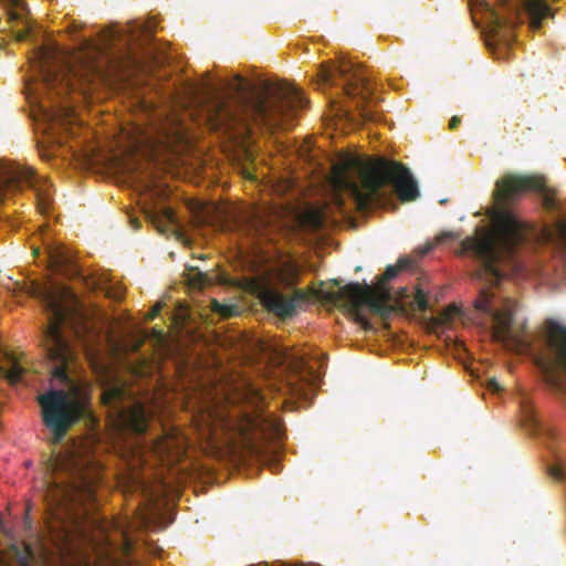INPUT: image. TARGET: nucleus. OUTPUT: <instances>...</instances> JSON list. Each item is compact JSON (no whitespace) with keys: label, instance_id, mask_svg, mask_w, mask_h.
<instances>
[{"label":"nucleus","instance_id":"15","mask_svg":"<svg viewBox=\"0 0 566 566\" xmlns=\"http://www.w3.org/2000/svg\"><path fill=\"white\" fill-rule=\"evenodd\" d=\"M144 62L132 53H127L120 61H117L114 66V72L118 77H127L135 72L143 70Z\"/></svg>","mask_w":566,"mask_h":566},{"label":"nucleus","instance_id":"25","mask_svg":"<svg viewBox=\"0 0 566 566\" xmlns=\"http://www.w3.org/2000/svg\"><path fill=\"white\" fill-rule=\"evenodd\" d=\"M163 305L160 303L156 304L150 311L149 313L146 315V319L148 321H153L154 318H156L161 310Z\"/></svg>","mask_w":566,"mask_h":566},{"label":"nucleus","instance_id":"4","mask_svg":"<svg viewBox=\"0 0 566 566\" xmlns=\"http://www.w3.org/2000/svg\"><path fill=\"white\" fill-rule=\"evenodd\" d=\"M230 444L252 457H261L264 452L262 441L281 440L284 436L281 420L263 408H254L251 412L234 410L219 415L216 419Z\"/></svg>","mask_w":566,"mask_h":566},{"label":"nucleus","instance_id":"18","mask_svg":"<svg viewBox=\"0 0 566 566\" xmlns=\"http://www.w3.org/2000/svg\"><path fill=\"white\" fill-rule=\"evenodd\" d=\"M24 374V368L19 364H13L10 369L7 371V378L12 384H18L22 380Z\"/></svg>","mask_w":566,"mask_h":566},{"label":"nucleus","instance_id":"1","mask_svg":"<svg viewBox=\"0 0 566 566\" xmlns=\"http://www.w3.org/2000/svg\"><path fill=\"white\" fill-rule=\"evenodd\" d=\"M528 190L543 192V206L547 210L556 209V200L546 190L543 177L505 175L496 181L494 191L495 208L491 214L494 234L463 241L464 250L472 252L482 262L484 270L496 280L502 277L499 264L504 259L512 258L515 248L524 241L522 224L510 210V206L518 195Z\"/></svg>","mask_w":566,"mask_h":566},{"label":"nucleus","instance_id":"13","mask_svg":"<svg viewBox=\"0 0 566 566\" xmlns=\"http://www.w3.org/2000/svg\"><path fill=\"white\" fill-rule=\"evenodd\" d=\"M255 294L261 304L281 319H287L295 315L293 302L277 289L260 283L255 287Z\"/></svg>","mask_w":566,"mask_h":566},{"label":"nucleus","instance_id":"12","mask_svg":"<svg viewBox=\"0 0 566 566\" xmlns=\"http://www.w3.org/2000/svg\"><path fill=\"white\" fill-rule=\"evenodd\" d=\"M218 219L219 229L224 233L249 237L256 231L253 214L235 206L220 208L218 210Z\"/></svg>","mask_w":566,"mask_h":566},{"label":"nucleus","instance_id":"20","mask_svg":"<svg viewBox=\"0 0 566 566\" xmlns=\"http://www.w3.org/2000/svg\"><path fill=\"white\" fill-rule=\"evenodd\" d=\"M8 3L15 9L14 11L9 12V17L11 20H19L21 19V13L19 10H24L25 3L23 0H7Z\"/></svg>","mask_w":566,"mask_h":566},{"label":"nucleus","instance_id":"26","mask_svg":"<svg viewBox=\"0 0 566 566\" xmlns=\"http://www.w3.org/2000/svg\"><path fill=\"white\" fill-rule=\"evenodd\" d=\"M61 294H62V296L70 298L74 303L76 302L75 295L71 291H69L66 287L62 289Z\"/></svg>","mask_w":566,"mask_h":566},{"label":"nucleus","instance_id":"2","mask_svg":"<svg viewBox=\"0 0 566 566\" xmlns=\"http://www.w3.org/2000/svg\"><path fill=\"white\" fill-rule=\"evenodd\" d=\"M389 184L402 201H412L419 196L409 169L395 160L379 157L365 163L358 157L346 156L332 169V186L339 209L344 205L343 195L348 196L360 212L384 205L388 198L384 187Z\"/></svg>","mask_w":566,"mask_h":566},{"label":"nucleus","instance_id":"36","mask_svg":"<svg viewBox=\"0 0 566 566\" xmlns=\"http://www.w3.org/2000/svg\"><path fill=\"white\" fill-rule=\"evenodd\" d=\"M562 230L566 232V226L565 224L562 226Z\"/></svg>","mask_w":566,"mask_h":566},{"label":"nucleus","instance_id":"5","mask_svg":"<svg viewBox=\"0 0 566 566\" xmlns=\"http://www.w3.org/2000/svg\"><path fill=\"white\" fill-rule=\"evenodd\" d=\"M48 298L50 317L44 338L49 358L57 364L52 370V377L66 387H73V381L66 370L67 363L72 358V352L62 334V327L64 325L70 326L76 337L85 343L86 334L91 333L90 326L80 310L65 306L54 295L49 294Z\"/></svg>","mask_w":566,"mask_h":566},{"label":"nucleus","instance_id":"31","mask_svg":"<svg viewBox=\"0 0 566 566\" xmlns=\"http://www.w3.org/2000/svg\"><path fill=\"white\" fill-rule=\"evenodd\" d=\"M199 284L203 285L206 283V274L199 273Z\"/></svg>","mask_w":566,"mask_h":566},{"label":"nucleus","instance_id":"30","mask_svg":"<svg viewBox=\"0 0 566 566\" xmlns=\"http://www.w3.org/2000/svg\"><path fill=\"white\" fill-rule=\"evenodd\" d=\"M107 295H108L109 297H114V298H116V300H119V298L122 297V293H120V292H118V293H116V294H114V295H113L111 291H107Z\"/></svg>","mask_w":566,"mask_h":566},{"label":"nucleus","instance_id":"17","mask_svg":"<svg viewBox=\"0 0 566 566\" xmlns=\"http://www.w3.org/2000/svg\"><path fill=\"white\" fill-rule=\"evenodd\" d=\"M55 486H56L57 491L61 492V499L56 500L57 505H63L65 502L71 501V499L73 496V491L80 488L78 485H75V484L62 486V488H60V486H57V484H55Z\"/></svg>","mask_w":566,"mask_h":566},{"label":"nucleus","instance_id":"3","mask_svg":"<svg viewBox=\"0 0 566 566\" xmlns=\"http://www.w3.org/2000/svg\"><path fill=\"white\" fill-rule=\"evenodd\" d=\"M306 104L301 91L280 82L265 86L260 93L242 95L234 103L217 98L209 108V120L214 129L252 134V126L275 129L295 116Z\"/></svg>","mask_w":566,"mask_h":566},{"label":"nucleus","instance_id":"29","mask_svg":"<svg viewBox=\"0 0 566 566\" xmlns=\"http://www.w3.org/2000/svg\"><path fill=\"white\" fill-rule=\"evenodd\" d=\"M270 468L272 470V472H279L280 471V464L277 462H273L270 464Z\"/></svg>","mask_w":566,"mask_h":566},{"label":"nucleus","instance_id":"27","mask_svg":"<svg viewBox=\"0 0 566 566\" xmlns=\"http://www.w3.org/2000/svg\"><path fill=\"white\" fill-rule=\"evenodd\" d=\"M461 123V119L458 116H453L449 122V127L451 129H454L458 127V125Z\"/></svg>","mask_w":566,"mask_h":566},{"label":"nucleus","instance_id":"34","mask_svg":"<svg viewBox=\"0 0 566 566\" xmlns=\"http://www.w3.org/2000/svg\"><path fill=\"white\" fill-rule=\"evenodd\" d=\"M132 222H133V226L135 229H138L140 227V223L138 220H133Z\"/></svg>","mask_w":566,"mask_h":566},{"label":"nucleus","instance_id":"35","mask_svg":"<svg viewBox=\"0 0 566 566\" xmlns=\"http://www.w3.org/2000/svg\"><path fill=\"white\" fill-rule=\"evenodd\" d=\"M130 548H132V545H130V543L127 541V542H126V549H127V552H129V551H130Z\"/></svg>","mask_w":566,"mask_h":566},{"label":"nucleus","instance_id":"32","mask_svg":"<svg viewBox=\"0 0 566 566\" xmlns=\"http://www.w3.org/2000/svg\"><path fill=\"white\" fill-rule=\"evenodd\" d=\"M71 535H72V534H71V531H69V530H67V531H64L63 539H64L65 542H69V541H70Z\"/></svg>","mask_w":566,"mask_h":566},{"label":"nucleus","instance_id":"21","mask_svg":"<svg viewBox=\"0 0 566 566\" xmlns=\"http://www.w3.org/2000/svg\"><path fill=\"white\" fill-rule=\"evenodd\" d=\"M307 298H308V296L303 290H301V289L294 290L292 296L289 297V300L293 302L294 313H296L297 306L305 303L307 301Z\"/></svg>","mask_w":566,"mask_h":566},{"label":"nucleus","instance_id":"28","mask_svg":"<svg viewBox=\"0 0 566 566\" xmlns=\"http://www.w3.org/2000/svg\"><path fill=\"white\" fill-rule=\"evenodd\" d=\"M165 217L169 223L175 222V214L170 209H165Z\"/></svg>","mask_w":566,"mask_h":566},{"label":"nucleus","instance_id":"9","mask_svg":"<svg viewBox=\"0 0 566 566\" xmlns=\"http://www.w3.org/2000/svg\"><path fill=\"white\" fill-rule=\"evenodd\" d=\"M492 298L493 294L489 290H482L474 301V307L476 311L491 317L493 340L505 347H523L525 342L522 335L512 327L515 303L507 300L502 310H495L491 304Z\"/></svg>","mask_w":566,"mask_h":566},{"label":"nucleus","instance_id":"6","mask_svg":"<svg viewBox=\"0 0 566 566\" xmlns=\"http://www.w3.org/2000/svg\"><path fill=\"white\" fill-rule=\"evenodd\" d=\"M325 301L345 308L364 329H370L371 324L363 314V306L369 310L381 319H388L396 306L390 304L391 292L385 284L378 283L375 289L368 284L357 282L348 283L337 291L324 292Z\"/></svg>","mask_w":566,"mask_h":566},{"label":"nucleus","instance_id":"14","mask_svg":"<svg viewBox=\"0 0 566 566\" xmlns=\"http://www.w3.org/2000/svg\"><path fill=\"white\" fill-rule=\"evenodd\" d=\"M50 266L53 271L66 276L80 274L78 268L73 263L67 251L62 247H49L46 250Z\"/></svg>","mask_w":566,"mask_h":566},{"label":"nucleus","instance_id":"8","mask_svg":"<svg viewBox=\"0 0 566 566\" xmlns=\"http://www.w3.org/2000/svg\"><path fill=\"white\" fill-rule=\"evenodd\" d=\"M319 76L323 83L327 85H337L338 80H340L343 90L348 96L361 97V101L356 105L361 120L370 122L375 119V114L364 105V102L371 96L373 87L368 77L354 63L342 61L338 64L323 65Z\"/></svg>","mask_w":566,"mask_h":566},{"label":"nucleus","instance_id":"10","mask_svg":"<svg viewBox=\"0 0 566 566\" xmlns=\"http://www.w3.org/2000/svg\"><path fill=\"white\" fill-rule=\"evenodd\" d=\"M39 401L45 426L53 431L55 440L60 441L69 427L78 419L80 403L72 400L64 390H51L41 396Z\"/></svg>","mask_w":566,"mask_h":566},{"label":"nucleus","instance_id":"33","mask_svg":"<svg viewBox=\"0 0 566 566\" xmlns=\"http://www.w3.org/2000/svg\"><path fill=\"white\" fill-rule=\"evenodd\" d=\"M41 54H42V56H43L44 59L49 57V55H50L49 51H48L46 49H44V48H43V49H41Z\"/></svg>","mask_w":566,"mask_h":566},{"label":"nucleus","instance_id":"7","mask_svg":"<svg viewBox=\"0 0 566 566\" xmlns=\"http://www.w3.org/2000/svg\"><path fill=\"white\" fill-rule=\"evenodd\" d=\"M480 10L489 15L494 36L501 29L513 25L523 9L533 30H538L542 21L551 15V8L545 0H474Z\"/></svg>","mask_w":566,"mask_h":566},{"label":"nucleus","instance_id":"23","mask_svg":"<svg viewBox=\"0 0 566 566\" xmlns=\"http://www.w3.org/2000/svg\"><path fill=\"white\" fill-rule=\"evenodd\" d=\"M486 388L493 392H500L502 390L500 382L495 378H490L488 380Z\"/></svg>","mask_w":566,"mask_h":566},{"label":"nucleus","instance_id":"16","mask_svg":"<svg viewBox=\"0 0 566 566\" xmlns=\"http://www.w3.org/2000/svg\"><path fill=\"white\" fill-rule=\"evenodd\" d=\"M411 260L407 258L399 259L397 265H388L384 272V274L379 277L378 283L386 284V282L390 281L391 279L396 277L398 273L411 266Z\"/></svg>","mask_w":566,"mask_h":566},{"label":"nucleus","instance_id":"37","mask_svg":"<svg viewBox=\"0 0 566 566\" xmlns=\"http://www.w3.org/2000/svg\"><path fill=\"white\" fill-rule=\"evenodd\" d=\"M333 283L336 284V285L339 284V282L337 280H333Z\"/></svg>","mask_w":566,"mask_h":566},{"label":"nucleus","instance_id":"22","mask_svg":"<svg viewBox=\"0 0 566 566\" xmlns=\"http://www.w3.org/2000/svg\"><path fill=\"white\" fill-rule=\"evenodd\" d=\"M213 310L223 317H230L233 315L234 310L232 306L221 305L217 301L213 302Z\"/></svg>","mask_w":566,"mask_h":566},{"label":"nucleus","instance_id":"19","mask_svg":"<svg viewBox=\"0 0 566 566\" xmlns=\"http://www.w3.org/2000/svg\"><path fill=\"white\" fill-rule=\"evenodd\" d=\"M413 302L416 304L417 310H419L421 312H426L429 308L427 293L421 289H418L416 291Z\"/></svg>","mask_w":566,"mask_h":566},{"label":"nucleus","instance_id":"24","mask_svg":"<svg viewBox=\"0 0 566 566\" xmlns=\"http://www.w3.org/2000/svg\"><path fill=\"white\" fill-rule=\"evenodd\" d=\"M551 474L557 480H563L566 475L565 470L562 467H553L551 469Z\"/></svg>","mask_w":566,"mask_h":566},{"label":"nucleus","instance_id":"11","mask_svg":"<svg viewBox=\"0 0 566 566\" xmlns=\"http://www.w3.org/2000/svg\"><path fill=\"white\" fill-rule=\"evenodd\" d=\"M127 391L123 385L109 384L102 395L103 403L112 408L117 416L118 426L135 434H143L148 427V417L145 407L133 401L125 405Z\"/></svg>","mask_w":566,"mask_h":566}]
</instances>
